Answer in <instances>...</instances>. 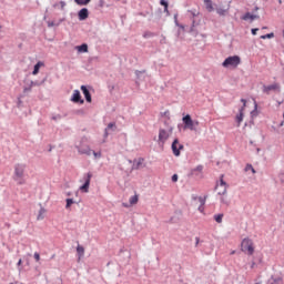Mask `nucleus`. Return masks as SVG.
<instances>
[{
	"mask_svg": "<svg viewBox=\"0 0 284 284\" xmlns=\"http://www.w3.org/2000/svg\"><path fill=\"white\" fill-rule=\"evenodd\" d=\"M13 181L18 185H26V164L18 163L14 165Z\"/></svg>",
	"mask_w": 284,
	"mask_h": 284,
	"instance_id": "obj_1",
	"label": "nucleus"
},
{
	"mask_svg": "<svg viewBox=\"0 0 284 284\" xmlns=\"http://www.w3.org/2000/svg\"><path fill=\"white\" fill-rule=\"evenodd\" d=\"M174 128L172 126H168L166 129L160 128L158 134V145H160V148H163L165 143H168V139L172 136Z\"/></svg>",
	"mask_w": 284,
	"mask_h": 284,
	"instance_id": "obj_2",
	"label": "nucleus"
},
{
	"mask_svg": "<svg viewBox=\"0 0 284 284\" xmlns=\"http://www.w3.org/2000/svg\"><path fill=\"white\" fill-rule=\"evenodd\" d=\"M256 246L254 245V241L250 237H245L241 242V252L247 254L248 256L254 255Z\"/></svg>",
	"mask_w": 284,
	"mask_h": 284,
	"instance_id": "obj_3",
	"label": "nucleus"
},
{
	"mask_svg": "<svg viewBox=\"0 0 284 284\" xmlns=\"http://www.w3.org/2000/svg\"><path fill=\"white\" fill-rule=\"evenodd\" d=\"M182 122L184 123L185 130H191V132H196V128H199V120H192L191 114H186L182 118Z\"/></svg>",
	"mask_w": 284,
	"mask_h": 284,
	"instance_id": "obj_4",
	"label": "nucleus"
},
{
	"mask_svg": "<svg viewBox=\"0 0 284 284\" xmlns=\"http://www.w3.org/2000/svg\"><path fill=\"white\" fill-rule=\"evenodd\" d=\"M222 65L223 68H232L234 70L241 65V57L231 55L223 61Z\"/></svg>",
	"mask_w": 284,
	"mask_h": 284,
	"instance_id": "obj_5",
	"label": "nucleus"
},
{
	"mask_svg": "<svg viewBox=\"0 0 284 284\" xmlns=\"http://www.w3.org/2000/svg\"><path fill=\"white\" fill-rule=\"evenodd\" d=\"M82 182H84V185L80 186V192H84V194H88L90 192V182L92 181V173L89 172L83 175Z\"/></svg>",
	"mask_w": 284,
	"mask_h": 284,
	"instance_id": "obj_6",
	"label": "nucleus"
},
{
	"mask_svg": "<svg viewBox=\"0 0 284 284\" xmlns=\"http://www.w3.org/2000/svg\"><path fill=\"white\" fill-rule=\"evenodd\" d=\"M185 146L179 142V139H175L171 145V150L174 156H181V151L184 150Z\"/></svg>",
	"mask_w": 284,
	"mask_h": 284,
	"instance_id": "obj_7",
	"label": "nucleus"
},
{
	"mask_svg": "<svg viewBox=\"0 0 284 284\" xmlns=\"http://www.w3.org/2000/svg\"><path fill=\"white\" fill-rule=\"evenodd\" d=\"M217 194H226L227 183L223 181V175L220 178V183L216 185Z\"/></svg>",
	"mask_w": 284,
	"mask_h": 284,
	"instance_id": "obj_8",
	"label": "nucleus"
},
{
	"mask_svg": "<svg viewBox=\"0 0 284 284\" xmlns=\"http://www.w3.org/2000/svg\"><path fill=\"white\" fill-rule=\"evenodd\" d=\"M241 102L243 103V106L240 109V114H237L235 118L237 128L241 126V123H243V116H244L243 112L245 110V105H246L247 101H245V99H242Z\"/></svg>",
	"mask_w": 284,
	"mask_h": 284,
	"instance_id": "obj_9",
	"label": "nucleus"
},
{
	"mask_svg": "<svg viewBox=\"0 0 284 284\" xmlns=\"http://www.w3.org/2000/svg\"><path fill=\"white\" fill-rule=\"evenodd\" d=\"M276 91H281V85L278 83L263 87L264 94H270V92H276Z\"/></svg>",
	"mask_w": 284,
	"mask_h": 284,
	"instance_id": "obj_10",
	"label": "nucleus"
},
{
	"mask_svg": "<svg viewBox=\"0 0 284 284\" xmlns=\"http://www.w3.org/2000/svg\"><path fill=\"white\" fill-rule=\"evenodd\" d=\"M72 103H81L83 105L84 101L81 99V92L79 90H74L71 97Z\"/></svg>",
	"mask_w": 284,
	"mask_h": 284,
	"instance_id": "obj_11",
	"label": "nucleus"
},
{
	"mask_svg": "<svg viewBox=\"0 0 284 284\" xmlns=\"http://www.w3.org/2000/svg\"><path fill=\"white\" fill-rule=\"evenodd\" d=\"M144 163H145V159L143 158H139L138 160H134L132 170H141V168H145Z\"/></svg>",
	"mask_w": 284,
	"mask_h": 284,
	"instance_id": "obj_12",
	"label": "nucleus"
},
{
	"mask_svg": "<svg viewBox=\"0 0 284 284\" xmlns=\"http://www.w3.org/2000/svg\"><path fill=\"white\" fill-rule=\"evenodd\" d=\"M90 17V12L88 11V8H83L78 12L79 21H85Z\"/></svg>",
	"mask_w": 284,
	"mask_h": 284,
	"instance_id": "obj_13",
	"label": "nucleus"
},
{
	"mask_svg": "<svg viewBox=\"0 0 284 284\" xmlns=\"http://www.w3.org/2000/svg\"><path fill=\"white\" fill-rule=\"evenodd\" d=\"M81 91L83 92V94L85 97V101L88 103H92V95L90 94V91L88 90V87L81 85Z\"/></svg>",
	"mask_w": 284,
	"mask_h": 284,
	"instance_id": "obj_14",
	"label": "nucleus"
},
{
	"mask_svg": "<svg viewBox=\"0 0 284 284\" xmlns=\"http://www.w3.org/2000/svg\"><path fill=\"white\" fill-rule=\"evenodd\" d=\"M216 12L220 17H227V14L230 13V7L227 8L217 7Z\"/></svg>",
	"mask_w": 284,
	"mask_h": 284,
	"instance_id": "obj_15",
	"label": "nucleus"
},
{
	"mask_svg": "<svg viewBox=\"0 0 284 284\" xmlns=\"http://www.w3.org/2000/svg\"><path fill=\"white\" fill-rule=\"evenodd\" d=\"M255 19H258L257 14H252L250 12H246L243 17L242 20L243 21H254Z\"/></svg>",
	"mask_w": 284,
	"mask_h": 284,
	"instance_id": "obj_16",
	"label": "nucleus"
},
{
	"mask_svg": "<svg viewBox=\"0 0 284 284\" xmlns=\"http://www.w3.org/2000/svg\"><path fill=\"white\" fill-rule=\"evenodd\" d=\"M80 154H87V156H90L92 154V149L90 146H81L79 149Z\"/></svg>",
	"mask_w": 284,
	"mask_h": 284,
	"instance_id": "obj_17",
	"label": "nucleus"
},
{
	"mask_svg": "<svg viewBox=\"0 0 284 284\" xmlns=\"http://www.w3.org/2000/svg\"><path fill=\"white\" fill-rule=\"evenodd\" d=\"M204 4L207 12H214V4L212 3V0H204Z\"/></svg>",
	"mask_w": 284,
	"mask_h": 284,
	"instance_id": "obj_18",
	"label": "nucleus"
},
{
	"mask_svg": "<svg viewBox=\"0 0 284 284\" xmlns=\"http://www.w3.org/2000/svg\"><path fill=\"white\" fill-rule=\"evenodd\" d=\"M43 65H45L43 62L39 61L36 65H34V69H33V72L32 74L34 77H37V74H39V70H41V68H43Z\"/></svg>",
	"mask_w": 284,
	"mask_h": 284,
	"instance_id": "obj_19",
	"label": "nucleus"
},
{
	"mask_svg": "<svg viewBox=\"0 0 284 284\" xmlns=\"http://www.w3.org/2000/svg\"><path fill=\"white\" fill-rule=\"evenodd\" d=\"M197 201H199V203H200L199 212L203 213L204 210H205V209L203 207V205H205V197L200 196V197H197Z\"/></svg>",
	"mask_w": 284,
	"mask_h": 284,
	"instance_id": "obj_20",
	"label": "nucleus"
},
{
	"mask_svg": "<svg viewBox=\"0 0 284 284\" xmlns=\"http://www.w3.org/2000/svg\"><path fill=\"white\" fill-rule=\"evenodd\" d=\"M268 284H283V278L281 277H271Z\"/></svg>",
	"mask_w": 284,
	"mask_h": 284,
	"instance_id": "obj_21",
	"label": "nucleus"
},
{
	"mask_svg": "<svg viewBox=\"0 0 284 284\" xmlns=\"http://www.w3.org/2000/svg\"><path fill=\"white\" fill-rule=\"evenodd\" d=\"M43 219H45V209L41 207L38 214L37 220L38 221H43Z\"/></svg>",
	"mask_w": 284,
	"mask_h": 284,
	"instance_id": "obj_22",
	"label": "nucleus"
},
{
	"mask_svg": "<svg viewBox=\"0 0 284 284\" xmlns=\"http://www.w3.org/2000/svg\"><path fill=\"white\" fill-rule=\"evenodd\" d=\"M129 203H130V205H136V203H139V195L135 194V195L131 196L129 200Z\"/></svg>",
	"mask_w": 284,
	"mask_h": 284,
	"instance_id": "obj_23",
	"label": "nucleus"
},
{
	"mask_svg": "<svg viewBox=\"0 0 284 284\" xmlns=\"http://www.w3.org/2000/svg\"><path fill=\"white\" fill-rule=\"evenodd\" d=\"M77 252H78V254H79V256L81 258L85 254V248L83 246H81V245H78L77 246Z\"/></svg>",
	"mask_w": 284,
	"mask_h": 284,
	"instance_id": "obj_24",
	"label": "nucleus"
},
{
	"mask_svg": "<svg viewBox=\"0 0 284 284\" xmlns=\"http://www.w3.org/2000/svg\"><path fill=\"white\" fill-rule=\"evenodd\" d=\"M53 8H60V10H65V1H60L59 3H54Z\"/></svg>",
	"mask_w": 284,
	"mask_h": 284,
	"instance_id": "obj_25",
	"label": "nucleus"
},
{
	"mask_svg": "<svg viewBox=\"0 0 284 284\" xmlns=\"http://www.w3.org/2000/svg\"><path fill=\"white\" fill-rule=\"evenodd\" d=\"M78 6H88L92 0H74Z\"/></svg>",
	"mask_w": 284,
	"mask_h": 284,
	"instance_id": "obj_26",
	"label": "nucleus"
},
{
	"mask_svg": "<svg viewBox=\"0 0 284 284\" xmlns=\"http://www.w3.org/2000/svg\"><path fill=\"white\" fill-rule=\"evenodd\" d=\"M214 221H216V223H223V214L214 215Z\"/></svg>",
	"mask_w": 284,
	"mask_h": 284,
	"instance_id": "obj_27",
	"label": "nucleus"
},
{
	"mask_svg": "<svg viewBox=\"0 0 284 284\" xmlns=\"http://www.w3.org/2000/svg\"><path fill=\"white\" fill-rule=\"evenodd\" d=\"M160 6H163V7H164V12H169V10H168L169 3H168L166 0H161V1H160Z\"/></svg>",
	"mask_w": 284,
	"mask_h": 284,
	"instance_id": "obj_28",
	"label": "nucleus"
},
{
	"mask_svg": "<svg viewBox=\"0 0 284 284\" xmlns=\"http://www.w3.org/2000/svg\"><path fill=\"white\" fill-rule=\"evenodd\" d=\"M152 37H154V33H153L152 31H145V32L143 33V38H144V39H150V38H152Z\"/></svg>",
	"mask_w": 284,
	"mask_h": 284,
	"instance_id": "obj_29",
	"label": "nucleus"
},
{
	"mask_svg": "<svg viewBox=\"0 0 284 284\" xmlns=\"http://www.w3.org/2000/svg\"><path fill=\"white\" fill-rule=\"evenodd\" d=\"M245 171L246 172H252L253 174H256V170H254V166H252V164H247L246 168H245Z\"/></svg>",
	"mask_w": 284,
	"mask_h": 284,
	"instance_id": "obj_30",
	"label": "nucleus"
},
{
	"mask_svg": "<svg viewBox=\"0 0 284 284\" xmlns=\"http://www.w3.org/2000/svg\"><path fill=\"white\" fill-rule=\"evenodd\" d=\"M73 203H74V200H72V199H67L65 209H67V210H70V207H72Z\"/></svg>",
	"mask_w": 284,
	"mask_h": 284,
	"instance_id": "obj_31",
	"label": "nucleus"
},
{
	"mask_svg": "<svg viewBox=\"0 0 284 284\" xmlns=\"http://www.w3.org/2000/svg\"><path fill=\"white\" fill-rule=\"evenodd\" d=\"M115 123L111 122L108 124V128L105 129V133H104V136H108V130H112V128H115Z\"/></svg>",
	"mask_w": 284,
	"mask_h": 284,
	"instance_id": "obj_32",
	"label": "nucleus"
},
{
	"mask_svg": "<svg viewBox=\"0 0 284 284\" xmlns=\"http://www.w3.org/2000/svg\"><path fill=\"white\" fill-rule=\"evenodd\" d=\"M79 52H88V44H82L78 47Z\"/></svg>",
	"mask_w": 284,
	"mask_h": 284,
	"instance_id": "obj_33",
	"label": "nucleus"
},
{
	"mask_svg": "<svg viewBox=\"0 0 284 284\" xmlns=\"http://www.w3.org/2000/svg\"><path fill=\"white\" fill-rule=\"evenodd\" d=\"M260 39H274V33L272 32V33L261 36Z\"/></svg>",
	"mask_w": 284,
	"mask_h": 284,
	"instance_id": "obj_34",
	"label": "nucleus"
},
{
	"mask_svg": "<svg viewBox=\"0 0 284 284\" xmlns=\"http://www.w3.org/2000/svg\"><path fill=\"white\" fill-rule=\"evenodd\" d=\"M33 258L36 260L37 263H39V261H41V255L36 252V253L33 254Z\"/></svg>",
	"mask_w": 284,
	"mask_h": 284,
	"instance_id": "obj_35",
	"label": "nucleus"
},
{
	"mask_svg": "<svg viewBox=\"0 0 284 284\" xmlns=\"http://www.w3.org/2000/svg\"><path fill=\"white\" fill-rule=\"evenodd\" d=\"M91 154H93V156L95 158V159H101V152H94V151H92L91 152Z\"/></svg>",
	"mask_w": 284,
	"mask_h": 284,
	"instance_id": "obj_36",
	"label": "nucleus"
},
{
	"mask_svg": "<svg viewBox=\"0 0 284 284\" xmlns=\"http://www.w3.org/2000/svg\"><path fill=\"white\" fill-rule=\"evenodd\" d=\"M172 181H173V183H176V181H179V175L173 174L172 175Z\"/></svg>",
	"mask_w": 284,
	"mask_h": 284,
	"instance_id": "obj_37",
	"label": "nucleus"
},
{
	"mask_svg": "<svg viewBox=\"0 0 284 284\" xmlns=\"http://www.w3.org/2000/svg\"><path fill=\"white\" fill-rule=\"evenodd\" d=\"M258 31V28L252 29L251 32L253 34V37H256V32Z\"/></svg>",
	"mask_w": 284,
	"mask_h": 284,
	"instance_id": "obj_38",
	"label": "nucleus"
},
{
	"mask_svg": "<svg viewBox=\"0 0 284 284\" xmlns=\"http://www.w3.org/2000/svg\"><path fill=\"white\" fill-rule=\"evenodd\" d=\"M254 267H256V262L253 261V262L251 263V270H254Z\"/></svg>",
	"mask_w": 284,
	"mask_h": 284,
	"instance_id": "obj_39",
	"label": "nucleus"
},
{
	"mask_svg": "<svg viewBox=\"0 0 284 284\" xmlns=\"http://www.w3.org/2000/svg\"><path fill=\"white\" fill-rule=\"evenodd\" d=\"M22 263H23V261H22V260H19V261H18V267L21 266Z\"/></svg>",
	"mask_w": 284,
	"mask_h": 284,
	"instance_id": "obj_40",
	"label": "nucleus"
},
{
	"mask_svg": "<svg viewBox=\"0 0 284 284\" xmlns=\"http://www.w3.org/2000/svg\"><path fill=\"white\" fill-rule=\"evenodd\" d=\"M123 206H124V207H130V205H128V204H123Z\"/></svg>",
	"mask_w": 284,
	"mask_h": 284,
	"instance_id": "obj_41",
	"label": "nucleus"
},
{
	"mask_svg": "<svg viewBox=\"0 0 284 284\" xmlns=\"http://www.w3.org/2000/svg\"><path fill=\"white\" fill-rule=\"evenodd\" d=\"M164 114H170V111H165Z\"/></svg>",
	"mask_w": 284,
	"mask_h": 284,
	"instance_id": "obj_42",
	"label": "nucleus"
},
{
	"mask_svg": "<svg viewBox=\"0 0 284 284\" xmlns=\"http://www.w3.org/2000/svg\"><path fill=\"white\" fill-rule=\"evenodd\" d=\"M196 245H199V237H196Z\"/></svg>",
	"mask_w": 284,
	"mask_h": 284,
	"instance_id": "obj_43",
	"label": "nucleus"
},
{
	"mask_svg": "<svg viewBox=\"0 0 284 284\" xmlns=\"http://www.w3.org/2000/svg\"><path fill=\"white\" fill-rule=\"evenodd\" d=\"M231 254H236V251H232Z\"/></svg>",
	"mask_w": 284,
	"mask_h": 284,
	"instance_id": "obj_44",
	"label": "nucleus"
}]
</instances>
